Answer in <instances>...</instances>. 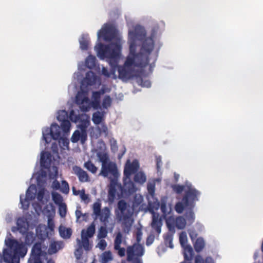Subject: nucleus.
Wrapping results in <instances>:
<instances>
[{"instance_id": "nucleus-46", "label": "nucleus", "mask_w": 263, "mask_h": 263, "mask_svg": "<svg viewBox=\"0 0 263 263\" xmlns=\"http://www.w3.org/2000/svg\"><path fill=\"white\" fill-rule=\"evenodd\" d=\"M58 175V168L55 166H53L49 168V176L51 179H57Z\"/></svg>"}, {"instance_id": "nucleus-25", "label": "nucleus", "mask_w": 263, "mask_h": 263, "mask_svg": "<svg viewBox=\"0 0 263 263\" xmlns=\"http://www.w3.org/2000/svg\"><path fill=\"white\" fill-rule=\"evenodd\" d=\"M63 247L64 243L62 241L51 240L48 249V253L50 255H52L56 253Z\"/></svg>"}, {"instance_id": "nucleus-2", "label": "nucleus", "mask_w": 263, "mask_h": 263, "mask_svg": "<svg viewBox=\"0 0 263 263\" xmlns=\"http://www.w3.org/2000/svg\"><path fill=\"white\" fill-rule=\"evenodd\" d=\"M160 181V179H157L149 181L147 184V190L148 194L146 198L148 200L147 209L148 211L152 214V221L151 223L152 228L155 231L160 234L161 232L162 221L158 213L155 212L160 207V203L158 200L155 197V185L156 182Z\"/></svg>"}, {"instance_id": "nucleus-26", "label": "nucleus", "mask_w": 263, "mask_h": 263, "mask_svg": "<svg viewBox=\"0 0 263 263\" xmlns=\"http://www.w3.org/2000/svg\"><path fill=\"white\" fill-rule=\"evenodd\" d=\"M89 238L86 236L85 230H82L81 232V240L77 238V243L78 246H81L82 248H84L85 250L88 251L90 248L89 247Z\"/></svg>"}, {"instance_id": "nucleus-43", "label": "nucleus", "mask_w": 263, "mask_h": 263, "mask_svg": "<svg viewBox=\"0 0 263 263\" xmlns=\"http://www.w3.org/2000/svg\"><path fill=\"white\" fill-rule=\"evenodd\" d=\"M52 200L57 205H59L63 203V199L62 196L57 192H52Z\"/></svg>"}, {"instance_id": "nucleus-30", "label": "nucleus", "mask_w": 263, "mask_h": 263, "mask_svg": "<svg viewBox=\"0 0 263 263\" xmlns=\"http://www.w3.org/2000/svg\"><path fill=\"white\" fill-rule=\"evenodd\" d=\"M89 37L87 34H83L79 39L80 48L82 50H86L88 49L89 44Z\"/></svg>"}, {"instance_id": "nucleus-33", "label": "nucleus", "mask_w": 263, "mask_h": 263, "mask_svg": "<svg viewBox=\"0 0 263 263\" xmlns=\"http://www.w3.org/2000/svg\"><path fill=\"white\" fill-rule=\"evenodd\" d=\"M146 176L142 172H139L135 174L134 176V181L139 184H142L145 182Z\"/></svg>"}, {"instance_id": "nucleus-27", "label": "nucleus", "mask_w": 263, "mask_h": 263, "mask_svg": "<svg viewBox=\"0 0 263 263\" xmlns=\"http://www.w3.org/2000/svg\"><path fill=\"white\" fill-rule=\"evenodd\" d=\"M78 123V128L81 130L86 131V129L90 124L89 116L85 114H81Z\"/></svg>"}, {"instance_id": "nucleus-38", "label": "nucleus", "mask_w": 263, "mask_h": 263, "mask_svg": "<svg viewBox=\"0 0 263 263\" xmlns=\"http://www.w3.org/2000/svg\"><path fill=\"white\" fill-rule=\"evenodd\" d=\"M164 242L167 247H170L171 249L174 248L173 244V235L172 233H166L163 236Z\"/></svg>"}, {"instance_id": "nucleus-14", "label": "nucleus", "mask_w": 263, "mask_h": 263, "mask_svg": "<svg viewBox=\"0 0 263 263\" xmlns=\"http://www.w3.org/2000/svg\"><path fill=\"white\" fill-rule=\"evenodd\" d=\"M109 175L112 176L114 177L113 179H117L119 176L117 165L113 162H110L101 166V170L99 175L107 177Z\"/></svg>"}, {"instance_id": "nucleus-62", "label": "nucleus", "mask_w": 263, "mask_h": 263, "mask_svg": "<svg viewBox=\"0 0 263 263\" xmlns=\"http://www.w3.org/2000/svg\"><path fill=\"white\" fill-rule=\"evenodd\" d=\"M107 246V243L106 241L104 239H101L100 240L99 243L97 245V247L100 248L101 250H105L106 247Z\"/></svg>"}, {"instance_id": "nucleus-21", "label": "nucleus", "mask_w": 263, "mask_h": 263, "mask_svg": "<svg viewBox=\"0 0 263 263\" xmlns=\"http://www.w3.org/2000/svg\"><path fill=\"white\" fill-rule=\"evenodd\" d=\"M104 91L101 90L97 91H93L92 95V99L91 101V107L95 109H101V106L100 105V98L101 96L104 94Z\"/></svg>"}, {"instance_id": "nucleus-3", "label": "nucleus", "mask_w": 263, "mask_h": 263, "mask_svg": "<svg viewBox=\"0 0 263 263\" xmlns=\"http://www.w3.org/2000/svg\"><path fill=\"white\" fill-rule=\"evenodd\" d=\"M7 248L4 249L3 254L0 253V263H20V258H23L27 253V248L23 243L14 240L6 241Z\"/></svg>"}, {"instance_id": "nucleus-50", "label": "nucleus", "mask_w": 263, "mask_h": 263, "mask_svg": "<svg viewBox=\"0 0 263 263\" xmlns=\"http://www.w3.org/2000/svg\"><path fill=\"white\" fill-rule=\"evenodd\" d=\"M95 232V226L92 223L88 227L86 231H85V233L86 234V236L88 238H91L93 236L94 233Z\"/></svg>"}, {"instance_id": "nucleus-10", "label": "nucleus", "mask_w": 263, "mask_h": 263, "mask_svg": "<svg viewBox=\"0 0 263 263\" xmlns=\"http://www.w3.org/2000/svg\"><path fill=\"white\" fill-rule=\"evenodd\" d=\"M93 213L96 218H99L100 220L104 224L108 222V219L110 216V210L108 207H104L101 210V204L99 202H96L93 204Z\"/></svg>"}, {"instance_id": "nucleus-57", "label": "nucleus", "mask_w": 263, "mask_h": 263, "mask_svg": "<svg viewBox=\"0 0 263 263\" xmlns=\"http://www.w3.org/2000/svg\"><path fill=\"white\" fill-rule=\"evenodd\" d=\"M107 231L105 228L101 227L98 232V237L99 238H104L107 236Z\"/></svg>"}, {"instance_id": "nucleus-22", "label": "nucleus", "mask_w": 263, "mask_h": 263, "mask_svg": "<svg viewBox=\"0 0 263 263\" xmlns=\"http://www.w3.org/2000/svg\"><path fill=\"white\" fill-rule=\"evenodd\" d=\"M23 235H25V243L22 241L20 242L16 239L11 238L5 239V243H6V241L10 239L14 240L17 241L19 243H23L28 250L26 245L30 246L34 242L36 237V235H35L34 233L32 232H28L27 231Z\"/></svg>"}, {"instance_id": "nucleus-64", "label": "nucleus", "mask_w": 263, "mask_h": 263, "mask_svg": "<svg viewBox=\"0 0 263 263\" xmlns=\"http://www.w3.org/2000/svg\"><path fill=\"white\" fill-rule=\"evenodd\" d=\"M54 181H53L51 184V187L55 190H59L60 187V183L57 180V179H53Z\"/></svg>"}, {"instance_id": "nucleus-35", "label": "nucleus", "mask_w": 263, "mask_h": 263, "mask_svg": "<svg viewBox=\"0 0 263 263\" xmlns=\"http://www.w3.org/2000/svg\"><path fill=\"white\" fill-rule=\"evenodd\" d=\"M96 65V58L95 56L90 55L85 60V66L89 69H92Z\"/></svg>"}, {"instance_id": "nucleus-24", "label": "nucleus", "mask_w": 263, "mask_h": 263, "mask_svg": "<svg viewBox=\"0 0 263 263\" xmlns=\"http://www.w3.org/2000/svg\"><path fill=\"white\" fill-rule=\"evenodd\" d=\"M74 173L78 176L79 180L81 182L88 181V175L86 172L82 170L80 167L74 166L72 168Z\"/></svg>"}, {"instance_id": "nucleus-12", "label": "nucleus", "mask_w": 263, "mask_h": 263, "mask_svg": "<svg viewBox=\"0 0 263 263\" xmlns=\"http://www.w3.org/2000/svg\"><path fill=\"white\" fill-rule=\"evenodd\" d=\"M116 35L115 28L111 25L105 24L97 33V40L99 42L101 37L105 41H110Z\"/></svg>"}, {"instance_id": "nucleus-58", "label": "nucleus", "mask_w": 263, "mask_h": 263, "mask_svg": "<svg viewBox=\"0 0 263 263\" xmlns=\"http://www.w3.org/2000/svg\"><path fill=\"white\" fill-rule=\"evenodd\" d=\"M98 128L100 134H104L105 136L108 135V128L105 124H101Z\"/></svg>"}, {"instance_id": "nucleus-11", "label": "nucleus", "mask_w": 263, "mask_h": 263, "mask_svg": "<svg viewBox=\"0 0 263 263\" xmlns=\"http://www.w3.org/2000/svg\"><path fill=\"white\" fill-rule=\"evenodd\" d=\"M144 253V247L139 243H135L127 247L126 249L127 260L133 261L135 257L140 258Z\"/></svg>"}, {"instance_id": "nucleus-9", "label": "nucleus", "mask_w": 263, "mask_h": 263, "mask_svg": "<svg viewBox=\"0 0 263 263\" xmlns=\"http://www.w3.org/2000/svg\"><path fill=\"white\" fill-rule=\"evenodd\" d=\"M75 102L81 110L83 112L88 111L91 108V101L86 91L82 90L78 91L76 96Z\"/></svg>"}, {"instance_id": "nucleus-37", "label": "nucleus", "mask_w": 263, "mask_h": 263, "mask_svg": "<svg viewBox=\"0 0 263 263\" xmlns=\"http://www.w3.org/2000/svg\"><path fill=\"white\" fill-rule=\"evenodd\" d=\"M112 260V256L110 251H105L100 256V261L101 263H107Z\"/></svg>"}, {"instance_id": "nucleus-5", "label": "nucleus", "mask_w": 263, "mask_h": 263, "mask_svg": "<svg viewBox=\"0 0 263 263\" xmlns=\"http://www.w3.org/2000/svg\"><path fill=\"white\" fill-rule=\"evenodd\" d=\"M134 209L124 200H120L117 203L115 210V215L118 222L127 230L132 227L134 220L132 216Z\"/></svg>"}, {"instance_id": "nucleus-48", "label": "nucleus", "mask_w": 263, "mask_h": 263, "mask_svg": "<svg viewBox=\"0 0 263 263\" xmlns=\"http://www.w3.org/2000/svg\"><path fill=\"white\" fill-rule=\"evenodd\" d=\"M187 235L186 233L185 232H182L179 235V242L181 246V247H184L185 245H187Z\"/></svg>"}, {"instance_id": "nucleus-32", "label": "nucleus", "mask_w": 263, "mask_h": 263, "mask_svg": "<svg viewBox=\"0 0 263 263\" xmlns=\"http://www.w3.org/2000/svg\"><path fill=\"white\" fill-rule=\"evenodd\" d=\"M184 250V257L185 260H190L192 258L193 250L192 247L189 245L182 247Z\"/></svg>"}, {"instance_id": "nucleus-19", "label": "nucleus", "mask_w": 263, "mask_h": 263, "mask_svg": "<svg viewBox=\"0 0 263 263\" xmlns=\"http://www.w3.org/2000/svg\"><path fill=\"white\" fill-rule=\"evenodd\" d=\"M87 139V131L82 130H76L72 134L71 137V141L72 143H77L79 141L82 144L85 143Z\"/></svg>"}, {"instance_id": "nucleus-47", "label": "nucleus", "mask_w": 263, "mask_h": 263, "mask_svg": "<svg viewBox=\"0 0 263 263\" xmlns=\"http://www.w3.org/2000/svg\"><path fill=\"white\" fill-rule=\"evenodd\" d=\"M112 102V100L110 96H105L104 98L102 103V108L104 109H107L108 107H109L111 106Z\"/></svg>"}, {"instance_id": "nucleus-59", "label": "nucleus", "mask_w": 263, "mask_h": 263, "mask_svg": "<svg viewBox=\"0 0 263 263\" xmlns=\"http://www.w3.org/2000/svg\"><path fill=\"white\" fill-rule=\"evenodd\" d=\"M114 249L117 251V254L120 257H122L125 255L126 250L124 248L120 246L118 248L115 247Z\"/></svg>"}, {"instance_id": "nucleus-18", "label": "nucleus", "mask_w": 263, "mask_h": 263, "mask_svg": "<svg viewBox=\"0 0 263 263\" xmlns=\"http://www.w3.org/2000/svg\"><path fill=\"white\" fill-rule=\"evenodd\" d=\"M124 185L122 186L121 193L126 194H131L136 191L134 183L130 180V177H123Z\"/></svg>"}, {"instance_id": "nucleus-17", "label": "nucleus", "mask_w": 263, "mask_h": 263, "mask_svg": "<svg viewBox=\"0 0 263 263\" xmlns=\"http://www.w3.org/2000/svg\"><path fill=\"white\" fill-rule=\"evenodd\" d=\"M117 188L121 191V184L118 183L117 179H110L108 194V199L110 202H112L115 199Z\"/></svg>"}, {"instance_id": "nucleus-45", "label": "nucleus", "mask_w": 263, "mask_h": 263, "mask_svg": "<svg viewBox=\"0 0 263 263\" xmlns=\"http://www.w3.org/2000/svg\"><path fill=\"white\" fill-rule=\"evenodd\" d=\"M60 191L63 194H67L69 192V186L68 182L66 180H62L60 184Z\"/></svg>"}, {"instance_id": "nucleus-60", "label": "nucleus", "mask_w": 263, "mask_h": 263, "mask_svg": "<svg viewBox=\"0 0 263 263\" xmlns=\"http://www.w3.org/2000/svg\"><path fill=\"white\" fill-rule=\"evenodd\" d=\"M80 196L82 201H84L86 203H88V202H89L88 195L87 194H85L84 190H82L81 191V193L80 194Z\"/></svg>"}, {"instance_id": "nucleus-40", "label": "nucleus", "mask_w": 263, "mask_h": 263, "mask_svg": "<svg viewBox=\"0 0 263 263\" xmlns=\"http://www.w3.org/2000/svg\"><path fill=\"white\" fill-rule=\"evenodd\" d=\"M97 157L99 160L102 163V165L107 164L111 161L109 160V157L107 154L104 153H98L97 154Z\"/></svg>"}, {"instance_id": "nucleus-42", "label": "nucleus", "mask_w": 263, "mask_h": 263, "mask_svg": "<svg viewBox=\"0 0 263 263\" xmlns=\"http://www.w3.org/2000/svg\"><path fill=\"white\" fill-rule=\"evenodd\" d=\"M193 208H187L185 212V216L186 220L190 223H192L194 221L195 214L193 211Z\"/></svg>"}, {"instance_id": "nucleus-6", "label": "nucleus", "mask_w": 263, "mask_h": 263, "mask_svg": "<svg viewBox=\"0 0 263 263\" xmlns=\"http://www.w3.org/2000/svg\"><path fill=\"white\" fill-rule=\"evenodd\" d=\"M36 231L41 241L35 243L32 246L28 263H42L41 257H45L47 254V246L44 243V240L48 237V233L45 229L43 231L41 230L39 233L38 228Z\"/></svg>"}, {"instance_id": "nucleus-23", "label": "nucleus", "mask_w": 263, "mask_h": 263, "mask_svg": "<svg viewBox=\"0 0 263 263\" xmlns=\"http://www.w3.org/2000/svg\"><path fill=\"white\" fill-rule=\"evenodd\" d=\"M36 195L37 200L43 204L46 203L50 198L49 192L45 188H40Z\"/></svg>"}, {"instance_id": "nucleus-36", "label": "nucleus", "mask_w": 263, "mask_h": 263, "mask_svg": "<svg viewBox=\"0 0 263 263\" xmlns=\"http://www.w3.org/2000/svg\"><path fill=\"white\" fill-rule=\"evenodd\" d=\"M81 114H79V111L78 110H71L69 113V115L68 116L69 119L71 121L78 123L79 122V120L81 117Z\"/></svg>"}, {"instance_id": "nucleus-8", "label": "nucleus", "mask_w": 263, "mask_h": 263, "mask_svg": "<svg viewBox=\"0 0 263 263\" xmlns=\"http://www.w3.org/2000/svg\"><path fill=\"white\" fill-rule=\"evenodd\" d=\"M200 193L192 186L191 183L186 182V189L183 197V202L187 208H194L199 200Z\"/></svg>"}, {"instance_id": "nucleus-61", "label": "nucleus", "mask_w": 263, "mask_h": 263, "mask_svg": "<svg viewBox=\"0 0 263 263\" xmlns=\"http://www.w3.org/2000/svg\"><path fill=\"white\" fill-rule=\"evenodd\" d=\"M78 248L74 252V255L77 259H80L83 253V250L81 246H78Z\"/></svg>"}, {"instance_id": "nucleus-7", "label": "nucleus", "mask_w": 263, "mask_h": 263, "mask_svg": "<svg viewBox=\"0 0 263 263\" xmlns=\"http://www.w3.org/2000/svg\"><path fill=\"white\" fill-rule=\"evenodd\" d=\"M36 221L35 220H32L31 215L27 214L25 216L19 217L16 221V227H13L11 231L15 233L18 231L22 234H24L28 229L30 228L33 229L35 226Z\"/></svg>"}, {"instance_id": "nucleus-34", "label": "nucleus", "mask_w": 263, "mask_h": 263, "mask_svg": "<svg viewBox=\"0 0 263 263\" xmlns=\"http://www.w3.org/2000/svg\"><path fill=\"white\" fill-rule=\"evenodd\" d=\"M59 233L60 236L65 239L69 238L72 234V231L70 228H65L64 227H60Z\"/></svg>"}, {"instance_id": "nucleus-51", "label": "nucleus", "mask_w": 263, "mask_h": 263, "mask_svg": "<svg viewBox=\"0 0 263 263\" xmlns=\"http://www.w3.org/2000/svg\"><path fill=\"white\" fill-rule=\"evenodd\" d=\"M122 242V235L121 232H118L116 235L114 240V248H119Z\"/></svg>"}, {"instance_id": "nucleus-4", "label": "nucleus", "mask_w": 263, "mask_h": 263, "mask_svg": "<svg viewBox=\"0 0 263 263\" xmlns=\"http://www.w3.org/2000/svg\"><path fill=\"white\" fill-rule=\"evenodd\" d=\"M68 134L62 131V135L61 127L56 123L52 124L50 128H43L42 131L43 139L45 144L50 143L52 139L59 140V146L64 150L69 149V141L67 138Z\"/></svg>"}, {"instance_id": "nucleus-63", "label": "nucleus", "mask_w": 263, "mask_h": 263, "mask_svg": "<svg viewBox=\"0 0 263 263\" xmlns=\"http://www.w3.org/2000/svg\"><path fill=\"white\" fill-rule=\"evenodd\" d=\"M166 224L169 230V232H167V233H172L173 235H174V234L175 233L174 226L170 223L169 220L166 221Z\"/></svg>"}, {"instance_id": "nucleus-31", "label": "nucleus", "mask_w": 263, "mask_h": 263, "mask_svg": "<svg viewBox=\"0 0 263 263\" xmlns=\"http://www.w3.org/2000/svg\"><path fill=\"white\" fill-rule=\"evenodd\" d=\"M105 112L97 111L92 115V120L96 125H99L101 123Z\"/></svg>"}, {"instance_id": "nucleus-49", "label": "nucleus", "mask_w": 263, "mask_h": 263, "mask_svg": "<svg viewBox=\"0 0 263 263\" xmlns=\"http://www.w3.org/2000/svg\"><path fill=\"white\" fill-rule=\"evenodd\" d=\"M143 197L140 194H136L134 196L133 201V206L137 207L139 206L143 201Z\"/></svg>"}, {"instance_id": "nucleus-28", "label": "nucleus", "mask_w": 263, "mask_h": 263, "mask_svg": "<svg viewBox=\"0 0 263 263\" xmlns=\"http://www.w3.org/2000/svg\"><path fill=\"white\" fill-rule=\"evenodd\" d=\"M51 155L50 153L42 151L41 154L40 163L42 167L47 168L50 164Z\"/></svg>"}, {"instance_id": "nucleus-1", "label": "nucleus", "mask_w": 263, "mask_h": 263, "mask_svg": "<svg viewBox=\"0 0 263 263\" xmlns=\"http://www.w3.org/2000/svg\"><path fill=\"white\" fill-rule=\"evenodd\" d=\"M158 29V27H154L149 37L146 36V30L140 25H136L133 30L128 31L129 53L123 66L118 65L122 50L121 40L120 39L108 45L98 43L95 47L97 56L101 60L106 59L111 68L109 71L106 68L102 67V74L116 79L117 78L116 74L117 71L119 79L128 80L136 76V68L145 67L151 60L152 63L149 64V70L152 71L158 57V51L151 54L154 47L153 38Z\"/></svg>"}, {"instance_id": "nucleus-29", "label": "nucleus", "mask_w": 263, "mask_h": 263, "mask_svg": "<svg viewBox=\"0 0 263 263\" xmlns=\"http://www.w3.org/2000/svg\"><path fill=\"white\" fill-rule=\"evenodd\" d=\"M167 198L163 197L160 201V209L164 216L169 214L172 211V207L170 204L167 203Z\"/></svg>"}, {"instance_id": "nucleus-54", "label": "nucleus", "mask_w": 263, "mask_h": 263, "mask_svg": "<svg viewBox=\"0 0 263 263\" xmlns=\"http://www.w3.org/2000/svg\"><path fill=\"white\" fill-rule=\"evenodd\" d=\"M173 190L177 194H180L184 190L186 189V183L185 185H181L179 184L172 185Z\"/></svg>"}, {"instance_id": "nucleus-13", "label": "nucleus", "mask_w": 263, "mask_h": 263, "mask_svg": "<svg viewBox=\"0 0 263 263\" xmlns=\"http://www.w3.org/2000/svg\"><path fill=\"white\" fill-rule=\"evenodd\" d=\"M36 194V186L34 184H31L28 188L26 193L25 198L23 199V195H20V203L21 204L22 208L24 210H27L30 204V201L33 200Z\"/></svg>"}, {"instance_id": "nucleus-56", "label": "nucleus", "mask_w": 263, "mask_h": 263, "mask_svg": "<svg viewBox=\"0 0 263 263\" xmlns=\"http://www.w3.org/2000/svg\"><path fill=\"white\" fill-rule=\"evenodd\" d=\"M110 148L112 152L115 153L118 151V146L117 142L114 138H111L110 139Z\"/></svg>"}, {"instance_id": "nucleus-15", "label": "nucleus", "mask_w": 263, "mask_h": 263, "mask_svg": "<svg viewBox=\"0 0 263 263\" xmlns=\"http://www.w3.org/2000/svg\"><path fill=\"white\" fill-rule=\"evenodd\" d=\"M57 114V120L61 123V129L65 134L69 133L71 123L68 120V112L65 110H61L58 111Z\"/></svg>"}, {"instance_id": "nucleus-53", "label": "nucleus", "mask_w": 263, "mask_h": 263, "mask_svg": "<svg viewBox=\"0 0 263 263\" xmlns=\"http://www.w3.org/2000/svg\"><path fill=\"white\" fill-rule=\"evenodd\" d=\"M58 206L60 215L62 217H64L66 214L67 212V208L66 204L65 203H63L61 204L58 205Z\"/></svg>"}, {"instance_id": "nucleus-41", "label": "nucleus", "mask_w": 263, "mask_h": 263, "mask_svg": "<svg viewBox=\"0 0 263 263\" xmlns=\"http://www.w3.org/2000/svg\"><path fill=\"white\" fill-rule=\"evenodd\" d=\"M175 222L176 227L179 229H183L185 227L186 220L183 217H177Z\"/></svg>"}, {"instance_id": "nucleus-39", "label": "nucleus", "mask_w": 263, "mask_h": 263, "mask_svg": "<svg viewBox=\"0 0 263 263\" xmlns=\"http://www.w3.org/2000/svg\"><path fill=\"white\" fill-rule=\"evenodd\" d=\"M204 246V241L201 237L197 238L194 245L195 250L197 252H200L203 249Z\"/></svg>"}, {"instance_id": "nucleus-44", "label": "nucleus", "mask_w": 263, "mask_h": 263, "mask_svg": "<svg viewBox=\"0 0 263 263\" xmlns=\"http://www.w3.org/2000/svg\"><path fill=\"white\" fill-rule=\"evenodd\" d=\"M84 166L92 174H95L98 170V168L90 161L86 162Z\"/></svg>"}, {"instance_id": "nucleus-16", "label": "nucleus", "mask_w": 263, "mask_h": 263, "mask_svg": "<svg viewBox=\"0 0 263 263\" xmlns=\"http://www.w3.org/2000/svg\"><path fill=\"white\" fill-rule=\"evenodd\" d=\"M139 168V163L137 160H134L132 162L127 160L124 167V176L130 177L132 174L137 173Z\"/></svg>"}, {"instance_id": "nucleus-55", "label": "nucleus", "mask_w": 263, "mask_h": 263, "mask_svg": "<svg viewBox=\"0 0 263 263\" xmlns=\"http://www.w3.org/2000/svg\"><path fill=\"white\" fill-rule=\"evenodd\" d=\"M138 84L142 87H150L151 85V82L148 80H144L142 78H139L137 81Z\"/></svg>"}, {"instance_id": "nucleus-52", "label": "nucleus", "mask_w": 263, "mask_h": 263, "mask_svg": "<svg viewBox=\"0 0 263 263\" xmlns=\"http://www.w3.org/2000/svg\"><path fill=\"white\" fill-rule=\"evenodd\" d=\"M184 208L187 209L186 205L183 202V199H182L181 202H178L176 203L175 205V210L177 213H181L183 211Z\"/></svg>"}, {"instance_id": "nucleus-20", "label": "nucleus", "mask_w": 263, "mask_h": 263, "mask_svg": "<svg viewBox=\"0 0 263 263\" xmlns=\"http://www.w3.org/2000/svg\"><path fill=\"white\" fill-rule=\"evenodd\" d=\"M98 78L91 71L86 73V76L82 81L83 86H92L97 83Z\"/></svg>"}]
</instances>
